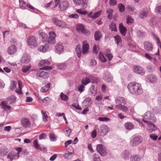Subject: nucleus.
I'll use <instances>...</instances> for the list:
<instances>
[{
  "label": "nucleus",
  "mask_w": 161,
  "mask_h": 161,
  "mask_svg": "<svg viewBox=\"0 0 161 161\" xmlns=\"http://www.w3.org/2000/svg\"><path fill=\"white\" fill-rule=\"evenodd\" d=\"M127 88L130 92L133 94L140 95L143 92L141 85L134 82L129 83Z\"/></svg>",
  "instance_id": "nucleus-1"
},
{
  "label": "nucleus",
  "mask_w": 161,
  "mask_h": 161,
  "mask_svg": "<svg viewBox=\"0 0 161 161\" xmlns=\"http://www.w3.org/2000/svg\"><path fill=\"white\" fill-rule=\"evenodd\" d=\"M142 120L145 123L155 121L156 119L154 114L149 111H147L143 116Z\"/></svg>",
  "instance_id": "nucleus-2"
},
{
  "label": "nucleus",
  "mask_w": 161,
  "mask_h": 161,
  "mask_svg": "<svg viewBox=\"0 0 161 161\" xmlns=\"http://www.w3.org/2000/svg\"><path fill=\"white\" fill-rule=\"evenodd\" d=\"M50 64V62L47 60H41L38 64L40 67L43 66V67L41 68L40 69L49 70L52 69L53 67L48 65Z\"/></svg>",
  "instance_id": "nucleus-3"
},
{
  "label": "nucleus",
  "mask_w": 161,
  "mask_h": 161,
  "mask_svg": "<svg viewBox=\"0 0 161 161\" xmlns=\"http://www.w3.org/2000/svg\"><path fill=\"white\" fill-rule=\"evenodd\" d=\"M28 45L31 48H34L37 46L36 37L33 36H30L27 39Z\"/></svg>",
  "instance_id": "nucleus-4"
},
{
  "label": "nucleus",
  "mask_w": 161,
  "mask_h": 161,
  "mask_svg": "<svg viewBox=\"0 0 161 161\" xmlns=\"http://www.w3.org/2000/svg\"><path fill=\"white\" fill-rule=\"evenodd\" d=\"M77 31L80 33H81L85 35H89L90 34V32L85 29L84 26L82 24H78L76 27Z\"/></svg>",
  "instance_id": "nucleus-5"
},
{
  "label": "nucleus",
  "mask_w": 161,
  "mask_h": 161,
  "mask_svg": "<svg viewBox=\"0 0 161 161\" xmlns=\"http://www.w3.org/2000/svg\"><path fill=\"white\" fill-rule=\"evenodd\" d=\"M49 37L47 38L46 42L50 44H54L56 42L55 37L56 35L54 32H50L49 33Z\"/></svg>",
  "instance_id": "nucleus-6"
},
{
  "label": "nucleus",
  "mask_w": 161,
  "mask_h": 161,
  "mask_svg": "<svg viewBox=\"0 0 161 161\" xmlns=\"http://www.w3.org/2000/svg\"><path fill=\"white\" fill-rule=\"evenodd\" d=\"M91 80H93L92 82L93 83H96L98 81V79L97 78L92 76H90L88 77H86L85 79L82 80V84L84 85H86L91 82Z\"/></svg>",
  "instance_id": "nucleus-7"
},
{
  "label": "nucleus",
  "mask_w": 161,
  "mask_h": 161,
  "mask_svg": "<svg viewBox=\"0 0 161 161\" xmlns=\"http://www.w3.org/2000/svg\"><path fill=\"white\" fill-rule=\"evenodd\" d=\"M142 140V138L140 136H136L132 139L130 142V145L135 147L139 145Z\"/></svg>",
  "instance_id": "nucleus-8"
},
{
  "label": "nucleus",
  "mask_w": 161,
  "mask_h": 161,
  "mask_svg": "<svg viewBox=\"0 0 161 161\" xmlns=\"http://www.w3.org/2000/svg\"><path fill=\"white\" fill-rule=\"evenodd\" d=\"M108 130V126L105 125H103L98 129V132L100 134L101 136H103L107 133Z\"/></svg>",
  "instance_id": "nucleus-9"
},
{
  "label": "nucleus",
  "mask_w": 161,
  "mask_h": 161,
  "mask_svg": "<svg viewBox=\"0 0 161 161\" xmlns=\"http://www.w3.org/2000/svg\"><path fill=\"white\" fill-rule=\"evenodd\" d=\"M74 153V150L72 147H69L68 150L65 151L64 155V157L65 158L69 159L73 156Z\"/></svg>",
  "instance_id": "nucleus-10"
},
{
  "label": "nucleus",
  "mask_w": 161,
  "mask_h": 161,
  "mask_svg": "<svg viewBox=\"0 0 161 161\" xmlns=\"http://www.w3.org/2000/svg\"><path fill=\"white\" fill-rule=\"evenodd\" d=\"M96 149L101 156H104L106 155V152L103 145H97L96 147Z\"/></svg>",
  "instance_id": "nucleus-11"
},
{
  "label": "nucleus",
  "mask_w": 161,
  "mask_h": 161,
  "mask_svg": "<svg viewBox=\"0 0 161 161\" xmlns=\"http://www.w3.org/2000/svg\"><path fill=\"white\" fill-rule=\"evenodd\" d=\"M20 122L22 125L24 127H29L30 126V120L28 118H22L20 120Z\"/></svg>",
  "instance_id": "nucleus-12"
},
{
  "label": "nucleus",
  "mask_w": 161,
  "mask_h": 161,
  "mask_svg": "<svg viewBox=\"0 0 161 161\" xmlns=\"http://www.w3.org/2000/svg\"><path fill=\"white\" fill-rule=\"evenodd\" d=\"M133 70L135 73L141 75H143L145 73L144 69L142 68L137 65L134 66Z\"/></svg>",
  "instance_id": "nucleus-13"
},
{
  "label": "nucleus",
  "mask_w": 161,
  "mask_h": 161,
  "mask_svg": "<svg viewBox=\"0 0 161 161\" xmlns=\"http://www.w3.org/2000/svg\"><path fill=\"white\" fill-rule=\"evenodd\" d=\"M36 75L37 77H41L46 79L48 77L49 75L48 73L47 72L44 71H42L40 70L36 72Z\"/></svg>",
  "instance_id": "nucleus-14"
},
{
  "label": "nucleus",
  "mask_w": 161,
  "mask_h": 161,
  "mask_svg": "<svg viewBox=\"0 0 161 161\" xmlns=\"http://www.w3.org/2000/svg\"><path fill=\"white\" fill-rule=\"evenodd\" d=\"M103 78L104 80L108 82L112 81L113 78L110 73L108 71H106L103 75Z\"/></svg>",
  "instance_id": "nucleus-15"
},
{
  "label": "nucleus",
  "mask_w": 161,
  "mask_h": 161,
  "mask_svg": "<svg viewBox=\"0 0 161 161\" xmlns=\"http://www.w3.org/2000/svg\"><path fill=\"white\" fill-rule=\"evenodd\" d=\"M121 157L124 159H128L131 157V154L129 150H125L123 151L121 154Z\"/></svg>",
  "instance_id": "nucleus-16"
},
{
  "label": "nucleus",
  "mask_w": 161,
  "mask_h": 161,
  "mask_svg": "<svg viewBox=\"0 0 161 161\" xmlns=\"http://www.w3.org/2000/svg\"><path fill=\"white\" fill-rule=\"evenodd\" d=\"M64 47L61 42L57 43L55 47V51L58 54H60L63 52Z\"/></svg>",
  "instance_id": "nucleus-17"
},
{
  "label": "nucleus",
  "mask_w": 161,
  "mask_h": 161,
  "mask_svg": "<svg viewBox=\"0 0 161 161\" xmlns=\"http://www.w3.org/2000/svg\"><path fill=\"white\" fill-rule=\"evenodd\" d=\"M92 103L91 98L90 97H88L86 98L82 103V105L85 107L90 106Z\"/></svg>",
  "instance_id": "nucleus-18"
},
{
  "label": "nucleus",
  "mask_w": 161,
  "mask_h": 161,
  "mask_svg": "<svg viewBox=\"0 0 161 161\" xmlns=\"http://www.w3.org/2000/svg\"><path fill=\"white\" fill-rule=\"evenodd\" d=\"M157 78L155 75H149L146 78V81L151 83L156 82Z\"/></svg>",
  "instance_id": "nucleus-19"
},
{
  "label": "nucleus",
  "mask_w": 161,
  "mask_h": 161,
  "mask_svg": "<svg viewBox=\"0 0 161 161\" xmlns=\"http://www.w3.org/2000/svg\"><path fill=\"white\" fill-rule=\"evenodd\" d=\"M89 45L86 41H85L83 42L82 45V53L83 54H85L87 53L89 49Z\"/></svg>",
  "instance_id": "nucleus-20"
},
{
  "label": "nucleus",
  "mask_w": 161,
  "mask_h": 161,
  "mask_svg": "<svg viewBox=\"0 0 161 161\" xmlns=\"http://www.w3.org/2000/svg\"><path fill=\"white\" fill-rule=\"evenodd\" d=\"M30 56L26 54L24 55L20 60V62L22 64H27L30 61Z\"/></svg>",
  "instance_id": "nucleus-21"
},
{
  "label": "nucleus",
  "mask_w": 161,
  "mask_h": 161,
  "mask_svg": "<svg viewBox=\"0 0 161 161\" xmlns=\"http://www.w3.org/2000/svg\"><path fill=\"white\" fill-rule=\"evenodd\" d=\"M8 53L10 55L13 54L17 51V47L14 45L10 46L8 49Z\"/></svg>",
  "instance_id": "nucleus-22"
},
{
  "label": "nucleus",
  "mask_w": 161,
  "mask_h": 161,
  "mask_svg": "<svg viewBox=\"0 0 161 161\" xmlns=\"http://www.w3.org/2000/svg\"><path fill=\"white\" fill-rule=\"evenodd\" d=\"M145 49L148 51H151L153 49V47L152 43L148 42H145L144 43Z\"/></svg>",
  "instance_id": "nucleus-23"
},
{
  "label": "nucleus",
  "mask_w": 161,
  "mask_h": 161,
  "mask_svg": "<svg viewBox=\"0 0 161 161\" xmlns=\"http://www.w3.org/2000/svg\"><path fill=\"white\" fill-rule=\"evenodd\" d=\"M8 153V150L6 147L3 146L0 149V155L3 157L6 155Z\"/></svg>",
  "instance_id": "nucleus-24"
},
{
  "label": "nucleus",
  "mask_w": 161,
  "mask_h": 161,
  "mask_svg": "<svg viewBox=\"0 0 161 161\" xmlns=\"http://www.w3.org/2000/svg\"><path fill=\"white\" fill-rule=\"evenodd\" d=\"M68 7V3L67 1L62 2L60 3L59 8L61 10H64L66 9Z\"/></svg>",
  "instance_id": "nucleus-25"
},
{
  "label": "nucleus",
  "mask_w": 161,
  "mask_h": 161,
  "mask_svg": "<svg viewBox=\"0 0 161 161\" xmlns=\"http://www.w3.org/2000/svg\"><path fill=\"white\" fill-rule=\"evenodd\" d=\"M48 49V45L47 44L44 45H40L38 47V50L43 53L46 52Z\"/></svg>",
  "instance_id": "nucleus-26"
},
{
  "label": "nucleus",
  "mask_w": 161,
  "mask_h": 161,
  "mask_svg": "<svg viewBox=\"0 0 161 161\" xmlns=\"http://www.w3.org/2000/svg\"><path fill=\"white\" fill-rule=\"evenodd\" d=\"M115 102L116 103L118 104L119 105H121L122 103L125 104V98L119 97L116 98Z\"/></svg>",
  "instance_id": "nucleus-27"
},
{
  "label": "nucleus",
  "mask_w": 161,
  "mask_h": 161,
  "mask_svg": "<svg viewBox=\"0 0 161 161\" xmlns=\"http://www.w3.org/2000/svg\"><path fill=\"white\" fill-rule=\"evenodd\" d=\"M119 30L121 34L123 36H125L127 31V29L123 26L122 23H120L119 24Z\"/></svg>",
  "instance_id": "nucleus-28"
},
{
  "label": "nucleus",
  "mask_w": 161,
  "mask_h": 161,
  "mask_svg": "<svg viewBox=\"0 0 161 161\" xmlns=\"http://www.w3.org/2000/svg\"><path fill=\"white\" fill-rule=\"evenodd\" d=\"M148 14V11L146 8H144L140 12L139 16L141 18H144L146 17Z\"/></svg>",
  "instance_id": "nucleus-29"
},
{
  "label": "nucleus",
  "mask_w": 161,
  "mask_h": 161,
  "mask_svg": "<svg viewBox=\"0 0 161 161\" xmlns=\"http://www.w3.org/2000/svg\"><path fill=\"white\" fill-rule=\"evenodd\" d=\"M152 122H149L147 124L148 125V130L149 132H151L153 131H155L157 129V128L152 123Z\"/></svg>",
  "instance_id": "nucleus-30"
},
{
  "label": "nucleus",
  "mask_w": 161,
  "mask_h": 161,
  "mask_svg": "<svg viewBox=\"0 0 161 161\" xmlns=\"http://www.w3.org/2000/svg\"><path fill=\"white\" fill-rule=\"evenodd\" d=\"M102 37V35L99 31H97L95 32L94 37L95 40H99Z\"/></svg>",
  "instance_id": "nucleus-31"
},
{
  "label": "nucleus",
  "mask_w": 161,
  "mask_h": 161,
  "mask_svg": "<svg viewBox=\"0 0 161 161\" xmlns=\"http://www.w3.org/2000/svg\"><path fill=\"white\" fill-rule=\"evenodd\" d=\"M51 102V99L48 97H46L44 99H42L40 102L45 104L46 105H48Z\"/></svg>",
  "instance_id": "nucleus-32"
},
{
  "label": "nucleus",
  "mask_w": 161,
  "mask_h": 161,
  "mask_svg": "<svg viewBox=\"0 0 161 161\" xmlns=\"http://www.w3.org/2000/svg\"><path fill=\"white\" fill-rule=\"evenodd\" d=\"M16 97L15 96H12L11 97L8 98L6 102L7 104H10L15 102Z\"/></svg>",
  "instance_id": "nucleus-33"
},
{
  "label": "nucleus",
  "mask_w": 161,
  "mask_h": 161,
  "mask_svg": "<svg viewBox=\"0 0 161 161\" xmlns=\"http://www.w3.org/2000/svg\"><path fill=\"white\" fill-rule=\"evenodd\" d=\"M57 67L60 70H64L66 69L67 68V65L64 63H62L58 64Z\"/></svg>",
  "instance_id": "nucleus-34"
},
{
  "label": "nucleus",
  "mask_w": 161,
  "mask_h": 161,
  "mask_svg": "<svg viewBox=\"0 0 161 161\" xmlns=\"http://www.w3.org/2000/svg\"><path fill=\"white\" fill-rule=\"evenodd\" d=\"M6 103V102L3 101L2 102L1 105L2 108L4 110H6V109H9L11 108V107L8 105Z\"/></svg>",
  "instance_id": "nucleus-35"
},
{
  "label": "nucleus",
  "mask_w": 161,
  "mask_h": 161,
  "mask_svg": "<svg viewBox=\"0 0 161 161\" xmlns=\"http://www.w3.org/2000/svg\"><path fill=\"white\" fill-rule=\"evenodd\" d=\"M78 58H80L81 55V51L80 45L76 46L75 49Z\"/></svg>",
  "instance_id": "nucleus-36"
},
{
  "label": "nucleus",
  "mask_w": 161,
  "mask_h": 161,
  "mask_svg": "<svg viewBox=\"0 0 161 161\" xmlns=\"http://www.w3.org/2000/svg\"><path fill=\"white\" fill-rule=\"evenodd\" d=\"M125 127L126 129L128 130H131L133 129V125L130 122H127L125 124Z\"/></svg>",
  "instance_id": "nucleus-37"
},
{
  "label": "nucleus",
  "mask_w": 161,
  "mask_h": 161,
  "mask_svg": "<svg viewBox=\"0 0 161 161\" xmlns=\"http://www.w3.org/2000/svg\"><path fill=\"white\" fill-rule=\"evenodd\" d=\"M39 35L43 39L42 41L46 42L47 39V35L45 33L43 32H39Z\"/></svg>",
  "instance_id": "nucleus-38"
},
{
  "label": "nucleus",
  "mask_w": 161,
  "mask_h": 161,
  "mask_svg": "<svg viewBox=\"0 0 161 161\" xmlns=\"http://www.w3.org/2000/svg\"><path fill=\"white\" fill-rule=\"evenodd\" d=\"M98 56L99 59L101 62H105L107 61L106 59L101 52H99Z\"/></svg>",
  "instance_id": "nucleus-39"
},
{
  "label": "nucleus",
  "mask_w": 161,
  "mask_h": 161,
  "mask_svg": "<svg viewBox=\"0 0 161 161\" xmlns=\"http://www.w3.org/2000/svg\"><path fill=\"white\" fill-rule=\"evenodd\" d=\"M109 27L111 31L116 32L117 31L116 25L114 23H112L110 24L109 25Z\"/></svg>",
  "instance_id": "nucleus-40"
},
{
  "label": "nucleus",
  "mask_w": 161,
  "mask_h": 161,
  "mask_svg": "<svg viewBox=\"0 0 161 161\" xmlns=\"http://www.w3.org/2000/svg\"><path fill=\"white\" fill-rule=\"evenodd\" d=\"M50 84L48 83L45 86L42 88L41 91L42 92H44L48 91L50 87Z\"/></svg>",
  "instance_id": "nucleus-41"
},
{
  "label": "nucleus",
  "mask_w": 161,
  "mask_h": 161,
  "mask_svg": "<svg viewBox=\"0 0 161 161\" xmlns=\"http://www.w3.org/2000/svg\"><path fill=\"white\" fill-rule=\"evenodd\" d=\"M113 12V10L111 8H109L107 10V13L108 14V18L111 19L112 18V14Z\"/></svg>",
  "instance_id": "nucleus-42"
},
{
  "label": "nucleus",
  "mask_w": 161,
  "mask_h": 161,
  "mask_svg": "<svg viewBox=\"0 0 161 161\" xmlns=\"http://www.w3.org/2000/svg\"><path fill=\"white\" fill-rule=\"evenodd\" d=\"M33 144L36 149L42 150V147H41V146L38 144L37 140H35L33 142Z\"/></svg>",
  "instance_id": "nucleus-43"
},
{
  "label": "nucleus",
  "mask_w": 161,
  "mask_h": 161,
  "mask_svg": "<svg viewBox=\"0 0 161 161\" xmlns=\"http://www.w3.org/2000/svg\"><path fill=\"white\" fill-rule=\"evenodd\" d=\"M63 131L64 132L65 135L68 136H69L71 133V130L68 127L64 129L63 130Z\"/></svg>",
  "instance_id": "nucleus-44"
},
{
  "label": "nucleus",
  "mask_w": 161,
  "mask_h": 161,
  "mask_svg": "<svg viewBox=\"0 0 161 161\" xmlns=\"http://www.w3.org/2000/svg\"><path fill=\"white\" fill-rule=\"evenodd\" d=\"M58 24V25L57 26L62 28L66 27L67 25L66 24L65 22L60 20H59Z\"/></svg>",
  "instance_id": "nucleus-45"
},
{
  "label": "nucleus",
  "mask_w": 161,
  "mask_h": 161,
  "mask_svg": "<svg viewBox=\"0 0 161 161\" xmlns=\"http://www.w3.org/2000/svg\"><path fill=\"white\" fill-rule=\"evenodd\" d=\"M130 157V161H140L141 159L140 157L137 155H133Z\"/></svg>",
  "instance_id": "nucleus-46"
},
{
  "label": "nucleus",
  "mask_w": 161,
  "mask_h": 161,
  "mask_svg": "<svg viewBox=\"0 0 161 161\" xmlns=\"http://www.w3.org/2000/svg\"><path fill=\"white\" fill-rule=\"evenodd\" d=\"M31 67V65L29 64L27 66H24L22 67V70L23 72L26 73L29 70Z\"/></svg>",
  "instance_id": "nucleus-47"
},
{
  "label": "nucleus",
  "mask_w": 161,
  "mask_h": 161,
  "mask_svg": "<svg viewBox=\"0 0 161 161\" xmlns=\"http://www.w3.org/2000/svg\"><path fill=\"white\" fill-rule=\"evenodd\" d=\"M114 38L115 39V40L116 43L117 44L121 42L122 40L121 37L119 35H117L114 36Z\"/></svg>",
  "instance_id": "nucleus-48"
},
{
  "label": "nucleus",
  "mask_w": 161,
  "mask_h": 161,
  "mask_svg": "<svg viewBox=\"0 0 161 161\" xmlns=\"http://www.w3.org/2000/svg\"><path fill=\"white\" fill-rule=\"evenodd\" d=\"M42 114V119L44 122H47V121L48 116L47 114L44 112L43 111H41Z\"/></svg>",
  "instance_id": "nucleus-49"
},
{
  "label": "nucleus",
  "mask_w": 161,
  "mask_h": 161,
  "mask_svg": "<svg viewBox=\"0 0 161 161\" xmlns=\"http://www.w3.org/2000/svg\"><path fill=\"white\" fill-rule=\"evenodd\" d=\"M92 157L94 161H101L98 154L94 153L92 155Z\"/></svg>",
  "instance_id": "nucleus-50"
},
{
  "label": "nucleus",
  "mask_w": 161,
  "mask_h": 161,
  "mask_svg": "<svg viewBox=\"0 0 161 161\" xmlns=\"http://www.w3.org/2000/svg\"><path fill=\"white\" fill-rule=\"evenodd\" d=\"M102 12L101 11H99L95 13L94 14L91 16V18L93 19L98 17L100 15Z\"/></svg>",
  "instance_id": "nucleus-51"
},
{
  "label": "nucleus",
  "mask_w": 161,
  "mask_h": 161,
  "mask_svg": "<svg viewBox=\"0 0 161 161\" xmlns=\"http://www.w3.org/2000/svg\"><path fill=\"white\" fill-rule=\"evenodd\" d=\"M19 6L22 9H24L25 8L26 4L25 2L23 0H19Z\"/></svg>",
  "instance_id": "nucleus-52"
},
{
  "label": "nucleus",
  "mask_w": 161,
  "mask_h": 161,
  "mask_svg": "<svg viewBox=\"0 0 161 161\" xmlns=\"http://www.w3.org/2000/svg\"><path fill=\"white\" fill-rule=\"evenodd\" d=\"M137 36L140 38H142L146 35V33L145 32H143L141 31H138L137 32Z\"/></svg>",
  "instance_id": "nucleus-53"
},
{
  "label": "nucleus",
  "mask_w": 161,
  "mask_h": 161,
  "mask_svg": "<svg viewBox=\"0 0 161 161\" xmlns=\"http://www.w3.org/2000/svg\"><path fill=\"white\" fill-rule=\"evenodd\" d=\"M60 97L61 100L64 101H67L68 99V97L62 92L60 94Z\"/></svg>",
  "instance_id": "nucleus-54"
},
{
  "label": "nucleus",
  "mask_w": 161,
  "mask_h": 161,
  "mask_svg": "<svg viewBox=\"0 0 161 161\" xmlns=\"http://www.w3.org/2000/svg\"><path fill=\"white\" fill-rule=\"evenodd\" d=\"M60 20H59L57 17H53L52 19V21L53 24L57 26L58 25V23Z\"/></svg>",
  "instance_id": "nucleus-55"
},
{
  "label": "nucleus",
  "mask_w": 161,
  "mask_h": 161,
  "mask_svg": "<svg viewBox=\"0 0 161 161\" xmlns=\"http://www.w3.org/2000/svg\"><path fill=\"white\" fill-rule=\"evenodd\" d=\"M118 7L119 8V11L121 12H123L124 11L125 7L124 6L122 3H120L118 4Z\"/></svg>",
  "instance_id": "nucleus-56"
},
{
  "label": "nucleus",
  "mask_w": 161,
  "mask_h": 161,
  "mask_svg": "<svg viewBox=\"0 0 161 161\" xmlns=\"http://www.w3.org/2000/svg\"><path fill=\"white\" fill-rule=\"evenodd\" d=\"M134 21L133 19L130 16H128L126 19V23L127 24L132 23Z\"/></svg>",
  "instance_id": "nucleus-57"
},
{
  "label": "nucleus",
  "mask_w": 161,
  "mask_h": 161,
  "mask_svg": "<svg viewBox=\"0 0 161 161\" xmlns=\"http://www.w3.org/2000/svg\"><path fill=\"white\" fill-rule=\"evenodd\" d=\"M49 138L52 141H55L57 139L55 135L52 133H50L49 135Z\"/></svg>",
  "instance_id": "nucleus-58"
},
{
  "label": "nucleus",
  "mask_w": 161,
  "mask_h": 161,
  "mask_svg": "<svg viewBox=\"0 0 161 161\" xmlns=\"http://www.w3.org/2000/svg\"><path fill=\"white\" fill-rule=\"evenodd\" d=\"M15 154L13 153H9L8 158H9L11 161L15 157Z\"/></svg>",
  "instance_id": "nucleus-59"
},
{
  "label": "nucleus",
  "mask_w": 161,
  "mask_h": 161,
  "mask_svg": "<svg viewBox=\"0 0 161 161\" xmlns=\"http://www.w3.org/2000/svg\"><path fill=\"white\" fill-rule=\"evenodd\" d=\"M98 119L100 121L108 122L110 120V119L107 117H100L98 118Z\"/></svg>",
  "instance_id": "nucleus-60"
},
{
  "label": "nucleus",
  "mask_w": 161,
  "mask_h": 161,
  "mask_svg": "<svg viewBox=\"0 0 161 161\" xmlns=\"http://www.w3.org/2000/svg\"><path fill=\"white\" fill-rule=\"evenodd\" d=\"M16 87V84L14 81H11V85L10 86V89L12 90H14Z\"/></svg>",
  "instance_id": "nucleus-61"
},
{
  "label": "nucleus",
  "mask_w": 161,
  "mask_h": 161,
  "mask_svg": "<svg viewBox=\"0 0 161 161\" xmlns=\"http://www.w3.org/2000/svg\"><path fill=\"white\" fill-rule=\"evenodd\" d=\"M155 11L156 13L161 14V5L157 6L155 9Z\"/></svg>",
  "instance_id": "nucleus-62"
},
{
  "label": "nucleus",
  "mask_w": 161,
  "mask_h": 161,
  "mask_svg": "<svg viewBox=\"0 0 161 161\" xmlns=\"http://www.w3.org/2000/svg\"><path fill=\"white\" fill-rule=\"evenodd\" d=\"M88 1L87 0H82V5L83 8H86L87 6Z\"/></svg>",
  "instance_id": "nucleus-63"
},
{
  "label": "nucleus",
  "mask_w": 161,
  "mask_h": 161,
  "mask_svg": "<svg viewBox=\"0 0 161 161\" xmlns=\"http://www.w3.org/2000/svg\"><path fill=\"white\" fill-rule=\"evenodd\" d=\"M79 15L77 14H71L69 16V17L70 18H73L75 19H77L79 18Z\"/></svg>",
  "instance_id": "nucleus-64"
}]
</instances>
